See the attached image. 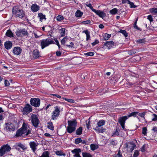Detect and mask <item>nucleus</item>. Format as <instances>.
Wrapping results in <instances>:
<instances>
[{"mask_svg": "<svg viewBox=\"0 0 157 157\" xmlns=\"http://www.w3.org/2000/svg\"><path fill=\"white\" fill-rule=\"evenodd\" d=\"M25 135L27 136L31 133V130L28 125L23 123L22 127L20 128Z\"/></svg>", "mask_w": 157, "mask_h": 157, "instance_id": "nucleus-4", "label": "nucleus"}, {"mask_svg": "<svg viewBox=\"0 0 157 157\" xmlns=\"http://www.w3.org/2000/svg\"><path fill=\"white\" fill-rule=\"evenodd\" d=\"M49 153L48 151L44 152L40 157H49Z\"/></svg>", "mask_w": 157, "mask_h": 157, "instance_id": "nucleus-35", "label": "nucleus"}, {"mask_svg": "<svg viewBox=\"0 0 157 157\" xmlns=\"http://www.w3.org/2000/svg\"><path fill=\"white\" fill-rule=\"evenodd\" d=\"M86 5L88 7H89L91 10H95V9L93 8V6H92L91 4L90 3L89 4H86Z\"/></svg>", "mask_w": 157, "mask_h": 157, "instance_id": "nucleus-60", "label": "nucleus"}, {"mask_svg": "<svg viewBox=\"0 0 157 157\" xmlns=\"http://www.w3.org/2000/svg\"><path fill=\"white\" fill-rule=\"evenodd\" d=\"M38 17H40V21H42L43 19H46L45 16L43 15L42 13H39L38 14Z\"/></svg>", "mask_w": 157, "mask_h": 157, "instance_id": "nucleus-31", "label": "nucleus"}, {"mask_svg": "<svg viewBox=\"0 0 157 157\" xmlns=\"http://www.w3.org/2000/svg\"><path fill=\"white\" fill-rule=\"evenodd\" d=\"M4 45L5 48L7 49H9L11 48L12 46V43L10 41H6L5 44Z\"/></svg>", "mask_w": 157, "mask_h": 157, "instance_id": "nucleus-20", "label": "nucleus"}, {"mask_svg": "<svg viewBox=\"0 0 157 157\" xmlns=\"http://www.w3.org/2000/svg\"><path fill=\"white\" fill-rule=\"evenodd\" d=\"M66 45L68 47H71V48H72L73 47V45H74V44L72 42H71L70 44L69 45H68V44H66Z\"/></svg>", "mask_w": 157, "mask_h": 157, "instance_id": "nucleus-62", "label": "nucleus"}, {"mask_svg": "<svg viewBox=\"0 0 157 157\" xmlns=\"http://www.w3.org/2000/svg\"><path fill=\"white\" fill-rule=\"evenodd\" d=\"M60 35L61 36H63L65 35V29L64 28H62L60 29Z\"/></svg>", "mask_w": 157, "mask_h": 157, "instance_id": "nucleus-37", "label": "nucleus"}, {"mask_svg": "<svg viewBox=\"0 0 157 157\" xmlns=\"http://www.w3.org/2000/svg\"><path fill=\"white\" fill-rule=\"evenodd\" d=\"M13 13L15 16L20 18H22L24 16L23 10H13Z\"/></svg>", "mask_w": 157, "mask_h": 157, "instance_id": "nucleus-13", "label": "nucleus"}, {"mask_svg": "<svg viewBox=\"0 0 157 157\" xmlns=\"http://www.w3.org/2000/svg\"><path fill=\"white\" fill-rule=\"evenodd\" d=\"M30 118L33 125L35 127H37L39 122V120L37 116L35 114H32Z\"/></svg>", "mask_w": 157, "mask_h": 157, "instance_id": "nucleus-5", "label": "nucleus"}, {"mask_svg": "<svg viewBox=\"0 0 157 157\" xmlns=\"http://www.w3.org/2000/svg\"><path fill=\"white\" fill-rule=\"evenodd\" d=\"M4 130L7 132L14 131L15 128L13 125L11 123H6Z\"/></svg>", "mask_w": 157, "mask_h": 157, "instance_id": "nucleus-8", "label": "nucleus"}, {"mask_svg": "<svg viewBox=\"0 0 157 157\" xmlns=\"http://www.w3.org/2000/svg\"><path fill=\"white\" fill-rule=\"evenodd\" d=\"M16 33L18 37H22L28 35V33L26 30L25 29H18L16 32Z\"/></svg>", "mask_w": 157, "mask_h": 157, "instance_id": "nucleus-7", "label": "nucleus"}, {"mask_svg": "<svg viewBox=\"0 0 157 157\" xmlns=\"http://www.w3.org/2000/svg\"><path fill=\"white\" fill-rule=\"evenodd\" d=\"M98 148V146L96 144H92L90 145L91 149L93 151L97 149Z\"/></svg>", "mask_w": 157, "mask_h": 157, "instance_id": "nucleus-36", "label": "nucleus"}, {"mask_svg": "<svg viewBox=\"0 0 157 157\" xmlns=\"http://www.w3.org/2000/svg\"><path fill=\"white\" fill-rule=\"evenodd\" d=\"M105 124V121L104 120H100L97 123L98 126L99 127H101V126L104 125Z\"/></svg>", "mask_w": 157, "mask_h": 157, "instance_id": "nucleus-29", "label": "nucleus"}, {"mask_svg": "<svg viewBox=\"0 0 157 157\" xmlns=\"http://www.w3.org/2000/svg\"><path fill=\"white\" fill-rule=\"evenodd\" d=\"M68 38L67 37H64L61 40V44L63 45H64L65 44V42L68 40Z\"/></svg>", "mask_w": 157, "mask_h": 157, "instance_id": "nucleus-40", "label": "nucleus"}, {"mask_svg": "<svg viewBox=\"0 0 157 157\" xmlns=\"http://www.w3.org/2000/svg\"><path fill=\"white\" fill-rule=\"evenodd\" d=\"M99 43L98 40H96L94 42L92 43V44L93 46H94L96 44H98Z\"/></svg>", "mask_w": 157, "mask_h": 157, "instance_id": "nucleus-63", "label": "nucleus"}, {"mask_svg": "<svg viewBox=\"0 0 157 157\" xmlns=\"http://www.w3.org/2000/svg\"><path fill=\"white\" fill-rule=\"evenodd\" d=\"M118 10H110L109 13L112 14H115L117 13Z\"/></svg>", "mask_w": 157, "mask_h": 157, "instance_id": "nucleus-54", "label": "nucleus"}, {"mask_svg": "<svg viewBox=\"0 0 157 157\" xmlns=\"http://www.w3.org/2000/svg\"><path fill=\"white\" fill-rule=\"evenodd\" d=\"M85 89L83 87H77L74 89V91L75 93H77L78 94H81L85 91Z\"/></svg>", "mask_w": 157, "mask_h": 157, "instance_id": "nucleus-14", "label": "nucleus"}, {"mask_svg": "<svg viewBox=\"0 0 157 157\" xmlns=\"http://www.w3.org/2000/svg\"><path fill=\"white\" fill-rule=\"evenodd\" d=\"M104 45L106 46L108 49H110L114 46V43L112 41H106Z\"/></svg>", "mask_w": 157, "mask_h": 157, "instance_id": "nucleus-17", "label": "nucleus"}, {"mask_svg": "<svg viewBox=\"0 0 157 157\" xmlns=\"http://www.w3.org/2000/svg\"><path fill=\"white\" fill-rule=\"evenodd\" d=\"M68 126L67 127V131L68 133H71L75 130L77 125V122L75 120L68 121Z\"/></svg>", "mask_w": 157, "mask_h": 157, "instance_id": "nucleus-1", "label": "nucleus"}, {"mask_svg": "<svg viewBox=\"0 0 157 157\" xmlns=\"http://www.w3.org/2000/svg\"><path fill=\"white\" fill-rule=\"evenodd\" d=\"M56 154L57 155L59 156H65L66 155L65 153H63L61 151H57L56 152Z\"/></svg>", "mask_w": 157, "mask_h": 157, "instance_id": "nucleus-32", "label": "nucleus"}, {"mask_svg": "<svg viewBox=\"0 0 157 157\" xmlns=\"http://www.w3.org/2000/svg\"><path fill=\"white\" fill-rule=\"evenodd\" d=\"M119 32L123 34L125 37H127L128 36V33L126 32V31L125 30H123L121 29L119 31Z\"/></svg>", "mask_w": 157, "mask_h": 157, "instance_id": "nucleus-39", "label": "nucleus"}, {"mask_svg": "<svg viewBox=\"0 0 157 157\" xmlns=\"http://www.w3.org/2000/svg\"><path fill=\"white\" fill-rule=\"evenodd\" d=\"M127 119V117L125 116L123 117H120L119 119V122L120 124L123 129L124 130H126L124 127V123L125 121Z\"/></svg>", "mask_w": 157, "mask_h": 157, "instance_id": "nucleus-12", "label": "nucleus"}, {"mask_svg": "<svg viewBox=\"0 0 157 157\" xmlns=\"http://www.w3.org/2000/svg\"><path fill=\"white\" fill-rule=\"evenodd\" d=\"M94 130L98 133H103L104 132L105 129L101 127L97 126L95 128Z\"/></svg>", "mask_w": 157, "mask_h": 157, "instance_id": "nucleus-22", "label": "nucleus"}, {"mask_svg": "<svg viewBox=\"0 0 157 157\" xmlns=\"http://www.w3.org/2000/svg\"><path fill=\"white\" fill-rule=\"evenodd\" d=\"M30 102L32 105L35 107H38L40 105V100L38 98H31Z\"/></svg>", "mask_w": 157, "mask_h": 157, "instance_id": "nucleus-9", "label": "nucleus"}, {"mask_svg": "<svg viewBox=\"0 0 157 157\" xmlns=\"http://www.w3.org/2000/svg\"><path fill=\"white\" fill-rule=\"evenodd\" d=\"M21 51V48L18 47H14L13 50V52L15 55H19Z\"/></svg>", "mask_w": 157, "mask_h": 157, "instance_id": "nucleus-18", "label": "nucleus"}, {"mask_svg": "<svg viewBox=\"0 0 157 157\" xmlns=\"http://www.w3.org/2000/svg\"><path fill=\"white\" fill-rule=\"evenodd\" d=\"M31 10H39L40 6L36 4H33L31 7Z\"/></svg>", "mask_w": 157, "mask_h": 157, "instance_id": "nucleus-23", "label": "nucleus"}, {"mask_svg": "<svg viewBox=\"0 0 157 157\" xmlns=\"http://www.w3.org/2000/svg\"><path fill=\"white\" fill-rule=\"evenodd\" d=\"M119 135V132H118V130L116 129V131H114L112 135V136H118Z\"/></svg>", "mask_w": 157, "mask_h": 157, "instance_id": "nucleus-53", "label": "nucleus"}, {"mask_svg": "<svg viewBox=\"0 0 157 157\" xmlns=\"http://www.w3.org/2000/svg\"><path fill=\"white\" fill-rule=\"evenodd\" d=\"M33 57L35 58H37L40 57V55L39 51L37 49L33 50Z\"/></svg>", "mask_w": 157, "mask_h": 157, "instance_id": "nucleus-21", "label": "nucleus"}, {"mask_svg": "<svg viewBox=\"0 0 157 157\" xmlns=\"http://www.w3.org/2000/svg\"><path fill=\"white\" fill-rule=\"evenodd\" d=\"M55 110L52 113V119L53 120H56L59 114L60 110L58 106L55 107Z\"/></svg>", "mask_w": 157, "mask_h": 157, "instance_id": "nucleus-6", "label": "nucleus"}, {"mask_svg": "<svg viewBox=\"0 0 157 157\" xmlns=\"http://www.w3.org/2000/svg\"><path fill=\"white\" fill-rule=\"evenodd\" d=\"M83 33H84L86 35V40H88L90 39V32L88 31L87 30H84L83 32Z\"/></svg>", "mask_w": 157, "mask_h": 157, "instance_id": "nucleus-27", "label": "nucleus"}, {"mask_svg": "<svg viewBox=\"0 0 157 157\" xmlns=\"http://www.w3.org/2000/svg\"><path fill=\"white\" fill-rule=\"evenodd\" d=\"M81 151L80 149H75L72 150L71 152L75 154L74 155L75 157H81L79 154V153Z\"/></svg>", "mask_w": 157, "mask_h": 157, "instance_id": "nucleus-16", "label": "nucleus"}, {"mask_svg": "<svg viewBox=\"0 0 157 157\" xmlns=\"http://www.w3.org/2000/svg\"><path fill=\"white\" fill-rule=\"evenodd\" d=\"M93 11L101 17L103 18L105 16V13L103 11H101V10Z\"/></svg>", "mask_w": 157, "mask_h": 157, "instance_id": "nucleus-19", "label": "nucleus"}, {"mask_svg": "<svg viewBox=\"0 0 157 157\" xmlns=\"http://www.w3.org/2000/svg\"><path fill=\"white\" fill-rule=\"evenodd\" d=\"M31 106L29 104H27L22 109V112L24 114H27L32 111Z\"/></svg>", "mask_w": 157, "mask_h": 157, "instance_id": "nucleus-11", "label": "nucleus"}, {"mask_svg": "<svg viewBox=\"0 0 157 157\" xmlns=\"http://www.w3.org/2000/svg\"><path fill=\"white\" fill-rule=\"evenodd\" d=\"M24 134L22 132V131L21 128L17 130V131L16 136L17 137L21 136Z\"/></svg>", "mask_w": 157, "mask_h": 157, "instance_id": "nucleus-24", "label": "nucleus"}, {"mask_svg": "<svg viewBox=\"0 0 157 157\" xmlns=\"http://www.w3.org/2000/svg\"><path fill=\"white\" fill-rule=\"evenodd\" d=\"M137 19L136 20V22H135V23L134 24V27L135 29H136L138 30L141 31V29L139 28V27H138L136 25V23H137Z\"/></svg>", "mask_w": 157, "mask_h": 157, "instance_id": "nucleus-45", "label": "nucleus"}, {"mask_svg": "<svg viewBox=\"0 0 157 157\" xmlns=\"http://www.w3.org/2000/svg\"><path fill=\"white\" fill-rule=\"evenodd\" d=\"M146 113L145 112H143V113H139L137 115H138L141 117L142 118H144V116L145 115V114Z\"/></svg>", "mask_w": 157, "mask_h": 157, "instance_id": "nucleus-46", "label": "nucleus"}, {"mask_svg": "<svg viewBox=\"0 0 157 157\" xmlns=\"http://www.w3.org/2000/svg\"><path fill=\"white\" fill-rule=\"evenodd\" d=\"M147 128L146 127H144L142 128V133L143 134L145 135L147 133Z\"/></svg>", "mask_w": 157, "mask_h": 157, "instance_id": "nucleus-48", "label": "nucleus"}, {"mask_svg": "<svg viewBox=\"0 0 157 157\" xmlns=\"http://www.w3.org/2000/svg\"><path fill=\"white\" fill-rule=\"evenodd\" d=\"M10 85V83L7 80H5V85L6 86H8Z\"/></svg>", "mask_w": 157, "mask_h": 157, "instance_id": "nucleus-59", "label": "nucleus"}, {"mask_svg": "<svg viewBox=\"0 0 157 157\" xmlns=\"http://www.w3.org/2000/svg\"><path fill=\"white\" fill-rule=\"evenodd\" d=\"M152 116L153 117V118L152 119V121H156L157 120V115L155 114H153L152 115Z\"/></svg>", "mask_w": 157, "mask_h": 157, "instance_id": "nucleus-56", "label": "nucleus"}, {"mask_svg": "<svg viewBox=\"0 0 157 157\" xmlns=\"http://www.w3.org/2000/svg\"><path fill=\"white\" fill-rule=\"evenodd\" d=\"M54 40L55 42H56V44L58 45L59 48H60V45H59V42L58 41V40L56 38H55L54 39Z\"/></svg>", "mask_w": 157, "mask_h": 157, "instance_id": "nucleus-58", "label": "nucleus"}, {"mask_svg": "<svg viewBox=\"0 0 157 157\" xmlns=\"http://www.w3.org/2000/svg\"><path fill=\"white\" fill-rule=\"evenodd\" d=\"M83 14V12L81 11V10H77L75 13V15L77 17H80Z\"/></svg>", "mask_w": 157, "mask_h": 157, "instance_id": "nucleus-26", "label": "nucleus"}, {"mask_svg": "<svg viewBox=\"0 0 157 157\" xmlns=\"http://www.w3.org/2000/svg\"><path fill=\"white\" fill-rule=\"evenodd\" d=\"M94 52H89L86 53L85 55L88 56H93L94 55Z\"/></svg>", "mask_w": 157, "mask_h": 157, "instance_id": "nucleus-47", "label": "nucleus"}, {"mask_svg": "<svg viewBox=\"0 0 157 157\" xmlns=\"http://www.w3.org/2000/svg\"><path fill=\"white\" fill-rule=\"evenodd\" d=\"M82 128L81 127H80L76 131V133L77 135H80L82 134Z\"/></svg>", "mask_w": 157, "mask_h": 157, "instance_id": "nucleus-34", "label": "nucleus"}, {"mask_svg": "<svg viewBox=\"0 0 157 157\" xmlns=\"http://www.w3.org/2000/svg\"><path fill=\"white\" fill-rule=\"evenodd\" d=\"M54 41L52 40L51 38L48 37L46 39H43L41 40L40 45L42 49L49 45L54 43Z\"/></svg>", "mask_w": 157, "mask_h": 157, "instance_id": "nucleus-2", "label": "nucleus"}, {"mask_svg": "<svg viewBox=\"0 0 157 157\" xmlns=\"http://www.w3.org/2000/svg\"><path fill=\"white\" fill-rule=\"evenodd\" d=\"M136 145L134 143L132 142H129L125 144V147L127 148V149H129L130 151L132 152L135 149Z\"/></svg>", "mask_w": 157, "mask_h": 157, "instance_id": "nucleus-10", "label": "nucleus"}, {"mask_svg": "<svg viewBox=\"0 0 157 157\" xmlns=\"http://www.w3.org/2000/svg\"><path fill=\"white\" fill-rule=\"evenodd\" d=\"M56 53L57 56H60L61 54V52L60 51L56 52Z\"/></svg>", "mask_w": 157, "mask_h": 157, "instance_id": "nucleus-64", "label": "nucleus"}, {"mask_svg": "<svg viewBox=\"0 0 157 157\" xmlns=\"http://www.w3.org/2000/svg\"><path fill=\"white\" fill-rule=\"evenodd\" d=\"M130 5V6L131 8H136V7H137V6H136L134 4V3L131 2L130 1V2L129 3V4Z\"/></svg>", "mask_w": 157, "mask_h": 157, "instance_id": "nucleus-42", "label": "nucleus"}, {"mask_svg": "<svg viewBox=\"0 0 157 157\" xmlns=\"http://www.w3.org/2000/svg\"><path fill=\"white\" fill-rule=\"evenodd\" d=\"M122 4H129L130 2L129 0H122Z\"/></svg>", "mask_w": 157, "mask_h": 157, "instance_id": "nucleus-55", "label": "nucleus"}, {"mask_svg": "<svg viewBox=\"0 0 157 157\" xmlns=\"http://www.w3.org/2000/svg\"><path fill=\"white\" fill-rule=\"evenodd\" d=\"M86 127L88 129H89L90 128V121H89L88 122H87V121H86Z\"/></svg>", "mask_w": 157, "mask_h": 157, "instance_id": "nucleus-57", "label": "nucleus"}, {"mask_svg": "<svg viewBox=\"0 0 157 157\" xmlns=\"http://www.w3.org/2000/svg\"><path fill=\"white\" fill-rule=\"evenodd\" d=\"M136 42L139 44H144L145 42L146 41L145 39H142L137 40H136Z\"/></svg>", "mask_w": 157, "mask_h": 157, "instance_id": "nucleus-38", "label": "nucleus"}, {"mask_svg": "<svg viewBox=\"0 0 157 157\" xmlns=\"http://www.w3.org/2000/svg\"><path fill=\"white\" fill-rule=\"evenodd\" d=\"M82 141V139L80 138H78L76 139L75 140V143L76 144H78L81 143Z\"/></svg>", "mask_w": 157, "mask_h": 157, "instance_id": "nucleus-44", "label": "nucleus"}, {"mask_svg": "<svg viewBox=\"0 0 157 157\" xmlns=\"http://www.w3.org/2000/svg\"><path fill=\"white\" fill-rule=\"evenodd\" d=\"M18 147L22 148V149L24 150L25 149V146L23 144H18Z\"/></svg>", "mask_w": 157, "mask_h": 157, "instance_id": "nucleus-49", "label": "nucleus"}, {"mask_svg": "<svg viewBox=\"0 0 157 157\" xmlns=\"http://www.w3.org/2000/svg\"><path fill=\"white\" fill-rule=\"evenodd\" d=\"M65 100L71 103H74V100L72 99H69L66 98H64Z\"/></svg>", "mask_w": 157, "mask_h": 157, "instance_id": "nucleus-50", "label": "nucleus"}, {"mask_svg": "<svg viewBox=\"0 0 157 157\" xmlns=\"http://www.w3.org/2000/svg\"><path fill=\"white\" fill-rule=\"evenodd\" d=\"M139 154V151H135L133 154L134 157H137Z\"/></svg>", "mask_w": 157, "mask_h": 157, "instance_id": "nucleus-51", "label": "nucleus"}, {"mask_svg": "<svg viewBox=\"0 0 157 157\" xmlns=\"http://www.w3.org/2000/svg\"><path fill=\"white\" fill-rule=\"evenodd\" d=\"M104 38V40H108L111 37V34L107 33L103 34L102 35Z\"/></svg>", "mask_w": 157, "mask_h": 157, "instance_id": "nucleus-25", "label": "nucleus"}, {"mask_svg": "<svg viewBox=\"0 0 157 157\" xmlns=\"http://www.w3.org/2000/svg\"><path fill=\"white\" fill-rule=\"evenodd\" d=\"M91 22V21L90 20H87L85 21H83L82 22V23L83 24H89Z\"/></svg>", "mask_w": 157, "mask_h": 157, "instance_id": "nucleus-52", "label": "nucleus"}, {"mask_svg": "<svg viewBox=\"0 0 157 157\" xmlns=\"http://www.w3.org/2000/svg\"><path fill=\"white\" fill-rule=\"evenodd\" d=\"M64 19L63 17L61 15H59L56 17V20L58 21H61Z\"/></svg>", "mask_w": 157, "mask_h": 157, "instance_id": "nucleus-43", "label": "nucleus"}, {"mask_svg": "<svg viewBox=\"0 0 157 157\" xmlns=\"http://www.w3.org/2000/svg\"><path fill=\"white\" fill-rule=\"evenodd\" d=\"M11 150L10 146L8 144L3 145L0 149V156H2L5 154L10 151Z\"/></svg>", "mask_w": 157, "mask_h": 157, "instance_id": "nucleus-3", "label": "nucleus"}, {"mask_svg": "<svg viewBox=\"0 0 157 157\" xmlns=\"http://www.w3.org/2000/svg\"><path fill=\"white\" fill-rule=\"evenodd\" d=\"M30 146L33 152H35L36 149V147L38 144L34 142H31L29 143Z\"/></svg>", "mask_w": 157, "mask_h": 157, "instance_id": "nucleus-15", "label": "nucleus"}, {"mask_svg": "<svg viewBox=\"0 0 157 157\" xmlns=\"http://www.w3.org/2000/svg\"><path fill=\"white\" fill-rule=\"evenodd\" d=\"M6 35L10 37H13V34L12 32L10 30H8L6 33Z\"/></svg>", "mask_w": 157, "mask_h": 157, "instance_id": "nucleus-28", "label": "nucleus"}, {"mask_svg": "<svg viewBox=\"0 0 157 157\" xmlns=\"http://www.w3.org/2000/svg\"><path fill=\"white\" fill-rule=\"evenodd\" d=\"M83 157H92V156L89 153H83Z\"/></svg>", "mask_w": 157, "mask_h": 157, "instance_id": "nucleus-41", "label": "nucleus"}, {"mask_svg": "<svg viewBox=\"0 0 157 157\" xmlns=\"http://www.w3.org/2000/svg\"><path fill=\"white\" fill-rule=\"evenodd\" d=\"M147 18L150 21H153V19H152V16L151 15H149L148 16Z\"/></svg>", "mask_w": 157, "mask_h": 157, "instance_id": "nucleus-61", "label": "nucleus"}, {"mask_svg": "<svg viewBox=\"0 0 157 157\" xmlns=\"http://www.w3.org/2000/svg\"><path fill=\"white\" fill-rule=\"evenodd\" d=\"M48 128L52 130H54V127L53 125V124L52 122H49L48 123Z\"/></svg>", "mask_w": 157, "mask_h": 157, "instance_id": "nucleus-30", "label": "nucleus"}, {"mask_svg": "<svg viewBox=\"0 0 157 157\" xmlns=\"http://www.w3.org/2000/svg\"><path fill=\"white\" fill-rule=\"evenodd\" d=\"M138 112H135L131 113L128 115V117H129L132 116L136 117V116L138 114Z\"/></svg>", "mask_w": 157, "mask_h": 157, "instance_id": "nucleus-33", "label": "nucleus"}]
</instances>
